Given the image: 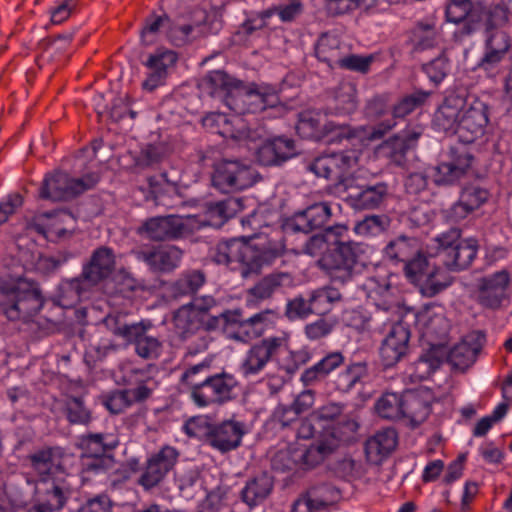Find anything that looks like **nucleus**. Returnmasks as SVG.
<instances>
[{
	"label": "nucleus",
	"instance_id": "obj_1",
	"mask_svg": "<svg viewBox=\"0 0 512 512\" xmlns=\"http://www.w3.org/2000/svg\"><path fill=\"white\" fill-rule=\"evenodd\" d=\"M348 229L344 225L325 228L322 233L310 236L303 252L309 256L318 255L327 244L330 246L317 260V267L332 283L346 285L361 274L366 266L368 246L351 240H345Z\"/></svg>",
	"mask_w": 512,
	"mask_h": 512
},
{
	"label": "nucleus",
	"instance_id": "obj_2",
	"mask_svg": "<svg viewBox=\"0 0 512 512\" xmlns=\"http://www.w3.org/2000/svg\"><path fill=\"white\" fill-rule=\"evenodd\" d=\"M284 253L285 244L281 239L232 238L212 248L210 257L214 263L239 272L242 278H249L258 275L263 267L273 264Z\"/></svg>",
	"mask_w": 512,
	"mask_h": 512
},
{
	"label": "nucleus",
	"instance_id": "obj_3",
	"mask_svg": "<svg viewBox=\"0 0 512 512\" xmlns=\"http://www.w3.org/2000/svg\"><path fill=\"white\" fill-rule=\"evenodd\" d=\"M357 156L352 151L324 154L307 165V169L317 177L341 183L348 192V200L355 209H377L388 197V185L378 182L374 185L353 186L348 171L356 164Z\"/></svg>",
	"mask_w": 512,
	"mask_h": 512
},
{
	"label": "nucleus",
	"instance_id": "obj_4",
	"mask_svg": "<svg viewBox=\"0 0 512 512\" xmlns=\"http://www.w3.org/2000/svg\"><path fill=\"white\" fill-rule=\"evenodd\" d=\"M488 0H446L448 22L462 25L455 35L463 39L485 28L487 31L507 23L506 10L500 5L487 7Z\"/></svg>",
	"mask_w": 512,
	"mask_h": 512
},
{
	"label": "nucleus",
	"instance_id": "obj_5",
	"mask_svg": "<svg viewBox=\"0 0 512 512\" xmlns=\"http://www.w3.org/2000/svg\"><path fill=\"white\" fill-rule=\"evenodd\" d=\"M44 305L40 289L34 282L16 283L0 280V313L10 321H27Z\"/></svg>",
	"mask_w": 512,
	"mask_h": 512
},
{
	"label": "nucleus",
	"instance_id": "obj_6",
	"mask_svg": "<svg viewBox=\"0 0 512 512\" xmlns=\"http://www.w3.org/2000/svg\"><path fill=\"white\" fill-rule=\"evenodd\" d=\"M116 256L114 250L107 246L96 248L89 260L83 264L79 277L64 282L60 289L69 304L77 302L87 287L96 286L106 280L114 272Z\"/></svg>",
	"mask_w": 512,
	"mask_h": 512
},
{
	"label": "nucleus",
	"instance_id": "obj_7",
	"mask_svg": "<svg viewBox=\"0 0 512 512\" xmlns=\"http://www.w3.org/2000/svg\"><path fill=\"white\" fill-rule=\"evenodd\" d=\"M338 439L331 433L320 435L316 443L305 449L295 448L278 451L272 459V467L278 471L309 470L336 451Z\"/></svg>",
	"mask_w": 512,
	"mask_h": 512
},
{
	"label": "nucleus",
	"instance_id": "obj_8",
	"mask_svg": "<svg viewBox=\"0 0 512 512\" xmlns=\"http://www.w3.org/2000/svg\"><path fill=\"white\" fill-rule=\"evenodd\" d=\"M195 218L178 215L155 216L142 222L137 233L152 241H174L195 231Z\"/></svg>",
	"mask_w": 512,
	"mask_h": 512
},
{
	"label": "nucleus",
	"instance_id": "obj_9",
	"mask_svg": "<svg viewBox=\"0 0 512 512\" xmlns=\"http://www.w3.org/2000/svg\"><path fill=\"white\" fill-rule=\"evenodd\" d=\"M99 180L100 176L94 172L81 178H72L67 173L56 172L46 175L41 184L39 196L52 201L69 200L93 188Z\"/></svg>",
	"mask_w": 512,
	"mask_h": 512
},
{
	"label": "nucleus",
	"instance_id": "obj_10",
	"mask_svg": "<svg viewBox=\"0 0 512 512\" xmlns=\"http://www.w3.org/2000/svg\"><path fill=\"white\" fill-rule=\"evenodd\" d=\"M255 182L256 172L245 161L223 159L214 164L212 184L224 193L247 189Z\"/></svg>",
	"mask_w": 512,
	"mask_h": 512
},
{
	"label": "nucleus",
	"instance_id": "obj_11",
	"mask_svg": "<svg viewBox=\"0 0 512 512\" xmlns=\"http://www.w3.org/2000/svg\"><path fill=\"white\" fill-rule=\"evenodd\" d=\"M222 316L227 321V337L237 342L249 343L264 334L272 323L274 312L267 309L244 318L242 310L234 309L226 311Z\"/></svg>",
	"mask_w": 512,
	"mask_h": 512
},
{
	"label": "nucleus",
	"instance_id": "obj_12",
	"mask_svg": "<svg viewBox=\"0 0 512 512\" xmlns=\"http://www.w3.org/2000/svg\"><path fill=\"white\" fill-rule=\"evenodd\" d=\"M297 133L303 138H327V141L341 142L357 137V131L345 124L333 121L323 122V117L315 111H303L299 114L296 125Z\"/></svg>",
	"mask_w": 512,
	"mask_h": 512
},
{
	"label": "nucleus",
	"instance_id": "obj_13",
	"mask_svg": "<svg viewBox=\"0 0 512 512\" xmlns=\"http://www.w3.org/2000/svg\"><path fill=\"white\" fill-rule=\"evenodd\" d=\"M280 102L277 90L268 84H252L246 86L243 82L230 102V110L236 114L259 113L267 108L276 107Z\"/></svg>",
	"mask_w": 512,
	"mask_h": 512
},
{
	"label": "nucleus",
	"instance_id": "obj_14",
	"mask_svg": "<svg viewBox=\"0 0 512 512\" xmlns=\"http://www.w3.org/2000/svg\"><path fill=\"white\" fill-rule=\"evenodd\" d=\"M237 385L235 377L226 372L205 376L191 398L198 407L223 405L235 397Z\"/></svg>",
	"mask_w": 512,
	"mask_h": 512
},
{
	"label": "nucleus",
	"instance_id": "obj_15",
	"mask_svg": "<svg viewBox=\"0 0 512 512\" xmlns=\"http://www.w3.org/2000/svg\"><path fill=\"white\" fill-rule=\"evenodd\" d=\"M511 275L506 269L478 279L477 301L488 309L496 310L510 301Z\"/></svg>",
	"mask_w": 512,
	"mask_h": 512
},
{
	"label": "nucleus",
	"instance_id": "obj_16",
	"mask_svg": "<svg viewBox=\"0 0 512 512\" xmlns=\"http://www.w3.org/2000/svg\"><path fill=\"white\" fill-rule=\"evenodd\" d=\"M489 123V107L483 101L475 99L468 107L465 106L456 135L460 142L471 144L482 138Z\"/></svg>",
	"mask_w": 512,
	"mask_h": 512
},
{
	"label": "nucleus",
	"instance_id": "obj_17",
	"mask_svg": "<svg viewBox=\"0 0 512 512\" xmlns=\"http://www.w3.org/2000/svg\"><path fill=\"white\" fill-rule=\"evenodd\" d=\"M177 61L178 54L170 49L158 48L149 54L143 63L147 68V73L145 80L142 82V88L148 92H153L158 87L165 85Z\"/></svg>",
	"mask_w": 512,
	"mask_h": 512
},
{
	"label": "nucleus",
	"instance_id": "obj_18",
	"mask_svg": "<svg viewBox=\"0 0 512 512\" xmlns=\"http://www.w3.org/2000/svg\"><path fill=\"white\" fill-rule=\"evenodd\" d=\"M64 454L60 447H44L27 456V461L38 478L37 482L49 484L51 479L64 473Z\"/></svg>",
	"mask_w": 512,
	"mask_h": 512
},
{
	"label": "nucleus",
	"instance_id": "obj_19",
	"mask_svg": "<svg viewBox=\"0 0 512 512\" xmlns=\"http://www.w3.org/2000/svg\"><path fill=\"white\" fill-rule=\"evenodd\" d=\"M155 382L152 379L141 381L136 387L117 389L103 396L102 404L111 414L123 413L135 403H142L152 396Z\"/></svg>",
	"mask_w": 512,
	"mask_h": 512
},
{
	"label": "nucleus",
	"instance_id": "obj_20",
	"mask_svg": "<svg viewBox=\"0 0 512 512\" xmlns=\"http://www.w3.org/2000/svg\"><path fill=\"white\" fill-rule=\"evenodd\" d=\"M179 457L176 448L166 445L153 454L146 463L138 483L146 490L157 486L173 469Z\"/></svg>",
	"mask_w": 512,
	"mask_h": 512
},
{
	"label": "nucleus",
	"instance_id": "obj_21",
	"mask_svg": "<svg viewBox=\"0 0 512 512\" xmlns=\"http://www.w3.org/2000/svg\"><path fill=\"white\" fill-rule=\"evenodd\" d=\"M410 330L402 322L393 323L380 346V358L385 368L401 361L409 350Z\"/></svg>",
	"mask_w": 512,
	"mask_h": 512
},
{
	"label": "nucleus",
	"instance_id": "obj_22",
	"mask_svg": "<svg viewBox=\"0 0 512 512\" xmlns=\"http://www.w3.org/2000/svg\"><path fill=\"white\" fill-rule=\"evenodd\" d=\"M284 342L282 337H268L251 346L240 365L242 374L249 377L261 372L271 358L278 353Z\"/></svg>",
	"mask_w": 512,
	"mask_h": 512
},
{
	"label": "nucleus",
	"instance_id": "obj_23",
	"mask_svg": "<svg viewBox=\"0 0 512 512\" xmlns=\"http://www.w3.org/2000/svg\"><path fill=\"white\" fill-rule=\"evenodd\" d=\"M245 434V425L242 422L226 420L219 424L209 425L205 437L206 442L221 453H226L241 445Z\"/></svg>",
	"mask_w": 512,
	"mask_h": 512
},
{
	"label": "nucleus",
	"instance_id": "obj_24",
	"mask_svg": "<svg viewBox=\"0 0 512 512\" xmlns=\"http://www.w3.org/2000/svg\"><path fill=\"white\" fill-rule=\"evenodd\" d=\"M70 496L69 485L60 478H54L49 484L37 482L36 512H54L64 508L67 499Z\"/></svg>",
	"mask_w": 512,
	"mask_h": 512
},
{
	"label": "nucleus",
	"instance_id": "obj_25",
	"mask_svg": "<svg viewBox=\"0 0 512 512\" xmlns=\"http://www.w3.org/2000/svg\"><path fill=\"white\" fill-rule=\"evenodd\" d=\"M485 342V334L481 331H472L454 345L447 356L449 363L458 369L470 367L477 358Z\"/></svg>",
	"mask_w": 512,
	"mask_h": 512
},
{
	"label": "nucleus",
	"instance_id": "obj_26",
	"mask_svg": "<svg viewBox=\"0 0 512 512\" xmlns=\"http://www.w3.org/2000/svg\"><path fill=\"white\" fill-rule=\"evenodd\" d=\"M297 155L294 140L275 137L261 144L256 153L257 161L263 166H280Z\"/></svg>",
	"mask_w": 512,
	"mask_h": 512
},
{
	"label": "nucleus",
	"instance_id": "obj_27",
	"mask_svg": "<svg viewBox=\"0 0 512 512\" xmlns=\"http://www.w3.org/2000/svg\"><path fill=\"white\" fill-rule=\"evenodd\" d=\"M241 83L242 81L231 77L225 71L215 70L203 77L199 87L209 96L222 99L230 109V102L234 100Z\"/></svg>",
	"mask_w": 512,
	"mask_h": 512
},
{
	"label": "nucleus",
	"instance_id": "obj_28",
	"mask_svg": "<svg viewBox=\"0 0 512 512\" xmlns=\"http://www.w3.org/2000/svg\"><path fill=\"white\" fill-rule=\"evenodd\" d=\"M243 209V201L238 197H227L221 201L207 204L203 217L197 220L195 216V229L200 226L221 227L228 219Z\"/></svg>",
	"mask_w": 512,
	"mask_h": 512
},
{
	"label": "nucleus",
	"instance_id": "obj_29",
	"mask_svg": "<svg viewBox=\"0 0 512 512\" xmlns=\"http://www.w3.org/2000/svg\"><path fill=\"white\" fill-rule=\"evenodd\" d=\"M340 492L330 484H321L310 488L304 495L293 503L292 512L304 505L308 512L333 508L340 499Z\"/></svg>",
	"mask_w": 512,
	"mask_h": 512
},
{
	"label": "nucleus",
	"instance_id": "obj_30",
	"mask_svg": "<svg viewBox=\"0 0 512 512\" xmlns=\"http://www.w3.org/2000/svg\"><path fill=\"white\" fill-rule=\"evenodd\" d=\"M431 393L425 390H407L403 393L401 418L412 425L423 423L431 413Z\"/></svg>",
	"mask_w": 512,
	"mask_h": 512
},
{
	"label": "nucleus",
	"instance_id": "obj_31",
	"mask_svg": "<svg viewBox=\"0 0 512 512\" xmlns=\"http://www.w3.org/2000/svg\"><path fill=\"white\" fill-rule=\"evenodd\" d=\"M183 251L175 245L160 246L139 252L143 260L153 271L169 273L175 270L182 260Z\"/></svg>",
	"mask_w": 512,
	"mask_h": 512
},
{
	"label": "nucleus",
	"instance_id": "obj_32",
	"mask_svg": "<svg viewBox=\"0 0 512 512\" xmlns=\"http://www.w3.org/2000/svg\"><path fill=\"white\" fill-rule=\"evenodd\" d=\"M331 215V208L328 203H315L305 210L297 212L292 218L290 226L295 232L309 234L313 230L322 228Z\"/></svg>",
	"mask_w": 512,
	"mask_h": 512
},
{
	"label": "nucleus",
	"instance_id": "obj_33",
	"mask_svg": "<svg viewBox=\"0 0 512 512\" xmlns=\"http://www.w3.org/2000/svg\"><path fill=\"white\" fill-rule=\"evenodd\" d=\"M465 106V99L459 95L445 97L434 114V125L441 131L456 135V129H458V123Z\"/></svg>",
	"mask_w": 512,
	"mask_h": 512
},
{
	"label": "nucleus",
	"instance_id": "obj_34",
	"mask_svg": "<svg viewBox=\"0 0 512 512\" xmlns=\"http://www.w3.org/2000/svg\"><path fill=\"white\" fill-rule=\"evenodd\" d=\"M397 433L393 428L376 432L365 443V453L369 462L380 464L397 446Z\"/></svg>",
	"mask_w": 512,
	"mask_h": 512
},
{
	"label": "nucleus",
	"instance_id": "obj_35",
	"mask_svg": "<svg viewBox=\"0 0 512 512\" xmlns=\"http://www.w3.org/2000/svg\"><path fill=\"white\" fill-rule=\"evenodd\" d=\"M345 362V356L340 351L327 353L323 358L311 367L305 369L300 380L305 386H314L324 381L333 371L341 367Z\"/></svg>",
	"mask_w": 512,
	"mask_h": 512
},
{
	"label": "nucleus",
	"instance_id": "obj_36",
	"mask_svg": "<svg viewBox=\"0 0 512 512\" xmlns=\"http://www.w3.org/2000/svg\"><path fill=\"white\" fill-rule=\"evenodd\" d=\"M477 250L478 245L475 239H464L455 247L444 252V257L440 261L448 270L459 272L471 265L477 255Z\"/></svg>",
	"mask_w": 512,
	"mask_h": 512
},
{
	"label": "nucleus",
	"instance_id": "obj_37",
	"mask_svg": "<svg viewBox=\"0 0 512 512\" xmlns=\"http://www.w3.org/2000/svg\"><path fill=\"white\" fill-rule=\"evenodd\" d=\"M136 335H132L127 343L134 344L136 354L146 360L156 359L160 356L162 343L155 336L149 334L153 328L150 320L139 321Z\"/></svg>",
	"mask_w": 512,
	"mask_h": 512
},
{
	"label": "nucleus",
	"instance_id": "obj_38",
	"mask_svg": "<svg viewBox=\"0 0 512 512\" xmlns=\"http://www.w3.org/2000/svg\"><path fill=\"white\" fill-rule=\"evenodd\" d=\"M118 445V436L113 433H87L80 438L81 455H113Z\"/></svg>",
	"mask_w": 512,
	"mask_h": 512
},
{
	"label": "nucleus",
	"instance_id": "obj_39",
	"mask_svg": "<svg viewBox=\"0 0 512 512\" xmlns=\"http://www.w3.org/2000/svg\"><path fill=\"white\" fill-rule=\"evenodd\" d=\"M315 55L330 68L338 66L343 55L339 37L333 33H323L315 45Z\"/></svg>",
	"mask_w": 512,
	"mask_h": 512
},
{
	"label": "nucleus",
	"instance_id": "obj_40",
	"mask_svg": "<svg viewBox=\"0 0 512 512\" xmlns=\"http://www.w3.org/2000/svg\"><path fill=\"white\" fill-rule=\"evenodd\" d=\"M171 152L170 145L164 141L145 144L134 157L135 165L142 169L154 168L165 161Z\"/></svg>",
	"mask_w": 512,
	"mask_h": 512
},
{
	"label": "nucleus",
	"instance_id": "obj_41",
	"mask_svg": "<svg viewBox=\"0 0 512 512\" xmlns=\"http://www.w3.org/2000/svg\"><path fill=\"white\" fill-rule=\"evenodd\" d=\"M206 282L203 271L192 269L182 272L171 284L170 292L174 298L193 296Z\"/></svg>",
	"mask_w": 512,
	"mask_h": 512
},
{
	"label": "nucleus",
	"instance_id": "obj_42",
	"mask_svg": "<svg viewBox=\"0 0 512 512\" xmlns=\"http://www.w3.org/2000/svg\"><path fill=\"white\" fill-rule=\"evenodd\" d=\"M273 482L271 478L263 473L249 480L241 491V498L249 508L257 506L272 491Z\"/></svg>",
	"mask_w": 512,
	"mask_h": 512
},
{
	"label": "nucleus",
	"instance_id": "obj_43",
	"mask_svg": "<svg viewBox=\"0 0 512 512\" xmlns=\"http://www.w3.org/2000/svg\"><path fill=\"white\" fill-rule=\"evenodd\" d=\"M114 467L115 458L113 455H80V475L83 481H90L96 476L107 474Z\"/></svg>",
	"mask_w": 512,
	"mask_h": 512
},
{
	"label": "nucleus",
	"instance_id": "obj_44",
	"mask_svg": "<svg viewBox=\"0 0 512 512\" xmlns=\"http://www.w3.org/2000/svg\"><path fill=\"white\" fill-rule=\"evenodd\" d=\"M312 312L318 316H324L331 312L334 305L342 300L340 291L332 286H323L313 290L309 294Z\"/></svg>",
	"mask_w": 512,
	"mask_h": 512
},
{
	"label": "nucleus",
	"instance_id": "obj_45",
	"mask_svg": "<svg viewBox=\"0 0 512 512\" xmlns=\"http://www.w3.org/2000/svg\"><path fill=\"white\" fill-rule=\"evenodd\" d=\"M201 322V316L190 304L181 306L173 316L175 330L183 339L194 334L201 327Z\"/></svg>",
	"mask_w": 512,
	"mask_h": 512
},
{
	"label": "nucleus",
	"instance_id": "obj_46",
	"mask_svg": "<svg viewBox=\"0 0 512 512\" xmlns=\"http://www.w3.org/2000/svg\"><path fill=\"white\" fill-rule=\"evenodd\" d=\"M368 376V364L366 362H354L346 366L334 380L335 388L343 393L351 391L357 383Z\"/></svg>",
	"mask_w": 512,
	"mask_h": 512
},
{
	"label": "nucleus",
	"instance_id": "obj_47",
	"mask_svg": "<svg viewBox=\"0 0 512 512\" xmlns=\"http://www.w3.org/2000/svg\"><path fill=\"white\" fill-rule=\"evenodd\" d=\"M419 251L418 242L415 238L399 236L395 240L390 241L384 253L387 258L404 264L410 260Z\"/></svg>",
	"mask_w": 512,
	"mask_h": 512
},
{
	"label": "nucleus",
	"instance_id": "obj_48",
	"mask_svg": "<svg viewBox=\"0 0 512 512\" xmlns=\"http://www.w3.org/2000/svg\"><path fill=\"white\" fill-rule=\"evenodd\" d=\"M289 279L290 276L287 273H271L251 287L248 295L257 300L268 299Z\"/></svg>",
	"mask_w": 512,
	"mask_h": 512
},
{
	"label": "nucleus",
	"instance_id": "obj_49",
	"mask_svg": "<svg viewBox=\"0 0 512 512\" xmlns=\"http://www.w3.org/2000/svg\"><path fill=\"white\" fill-rule=\"evenodd\" d=\"M103 323L112 334L124 339L126 342L132 335H136L137 329H139V322H128L127 315L122 312L109 313L103 319Z\"/></svg>",
	"mask_w": 512,
	"mask_h": 512
},
{
	"label": "nucleus",
	"instance_id": "obj_50",
	"mask_svg": "<svg viewBox=\"0 0 512 512\" xmlns=\"http://www.w3.org/2000/svg\"><path fill=\"white\" fill-rule=\"evenodd\" d=\"M324 433H331L338 439V446L340 439L336 436L335 429L328 424L320 423L314 418L313 413L304 419L299 420V425L296 429V437L299 439H314L312 443H316L320 435Z\"/></svg>",
	"mask_w": 512,
	"mask_h": 512
},
{
	"label": "nucleus",
	"instance_id": "obj_51",
	"mask_svg": "<svg viewBox=\"0 0 512 512\" xmlns=\"http://www.w3.org/2000/svg\"><path fill=\"white\" fill-rule=\"evenodd\" d=\"M431 266L427 257L420 250L404 265V272L408 280L419 288L425 282Z\"/></svg>",
	"mask_w": 512,
	"mask_h": 512
},
{
	"label": "nucleus",
	"instance_id": "obj_52",
	"mask_svg": "<svg viewBox=\"0 0 512 512\" xmlns=\"http://www.w3.org/2000/svg\"><path fill=\"white\" fill-rule=\"evenodd\" d=\"M452 283L451 276L441 267H431L420 290L426 297H434Z\"/></svg>",
	"mask_w": 512,
	"mask_h": 512
},
{
	"label": "nucleus",
	"instance_id": "obj_53",
	"mask_svg": "<svg viewBox=\"0 0 512 512\" xmlns=\"http://www.w3.org/2000/svg\"><path fill=\"white\" fill-rule=\"evenodd\" d=\"M403 394L384 393L375 403L377 414L388 420L401 419Z\"/></svg>",
	"mask_w": 512,
	"mask_h": 512
},
{
	"label": "nucleus",
	"instance_id": "obj_54",
	"mask_svg": "<svg viewBox=\"0 0 512 512\" xmlns=\"http://www.w3.org/2000/svg\"><path fill=\"white\" fill-rule=\"evenodd\" d=\"M430 94L431 93L427 91L415 90L411 94L405 95L393 106V118H405L414 110L424 105V103L429 98Z\"/></svg>",
	"mask_w": 512,
	"mask_h": 512
},
{
	"label": "nucleus",
	"instance_id": "obj_55",
	"mask_svg": "<svg viewBox=\"0 0 512 512\" xmlns=\"http://www.w3.org/2000/svg\"><path fill=\"white\" fill-rule=\"evenodd\" d=\"M439 34L434 24L420 22L412 32L414 50L424 51L438 44Z\"/></svg>",
	"mask_w": 512,
	"mask_h": 512
},
{
	"label": "nucleus",
	"instance_id": "obj_56",
	"mask_svg": "<svg viewBox=\"0 0 512 512\" xmlns=\"http://www.w3.org/2000/svg\"><path fill=\"white\" fill-rule=\"evenodd\" d=\"M441 360L433 351L422 354L411 367L410 378L413 381L428 379L440 367Z\"/></svg>",
	"mask_w": 512,
	"mask_h": 512
},
{
	"label": "nucleus",
	"instance_id": "obj_57",
	"mask_svg": "<svg viewBox=\"0 0 512 512\" xmlns=\"http://www.w3.org/2000/svg\"><path fill=\"white\" fill-rule=\"evenodd\" d=\"M336 114H351L357 108L356 88L351 83L341 85L335 96Z\"/></svg>",
	"mask_w": 512,
	"mask_h": 512
},
{
	"label": "nucleus",
	"instance_id": "obj_58",
	"mask_svg": "<svg viewBox=\"0 0 512 512\" xmlns=\"http://www.w3.org/2000/svg\"><path fill=\"white\" fill-rule=\"evenodd\" d=\"M64 411L71 424L87 425L91 421V412L80 397L67 398Z\"/></svg>",
	"mask_w": 512,
	"mask_h": 512
},
{
	"label": "nucleus",
	"instance_id": "obj_59",
	"mask_svg": "<svg viewBox=\"0 0 512 512\" xmlns=\"http://www.w3.org/2000/svg\"><path fill=\"white\" fill-rule=\"evenodd\" d=\"M170 19L166 16L150 15L144 21L141 30V39L145 45H151L162 28L169 30Z\"/></svg>",
	"mask_w": 512,
	"mask_h": 512
},
{
	"label": "nucleus",
	"instance_id": "obj_60",
	"mask_svg": "<svg viewBox=\"0 0 512 512\" xmlns=\"http://www.w3.org/2000/svg\"><path fill=\"white\" fill-rule=\"evenodd\" d=\"M303 12V5L299 0H291L288 4L270 7L261 12L262 19H268L277 14L282 22H291Z\"/></svg>",
	"mask_w": 512,
	"mask_h": 512
},
{
	"label": "nucleus",
	"instance_id": "obj_61",
	"mask_svg": "<svg viewBox=\"0 0 512 512\" xmlns=\"http://www.w3.org/2000/svg\"><path fill=\"white\" fill-rule=\"evenodd\" d=\"M381 149L397 165H402L405 162L406 154L411 150L409 141L400 136H395L385 141Z\"/></svg>",
	"mask_w": 512,
	"mask_h": 512
},
{
	"label": "nucleus",
	"instance_id": "obj_62",
	"mask_svg": "<svg viewBox=\"0 0 512 512\" xmlns=\"http://www.w3.org/2000/svg\"><path fill=\"white\" fill-rule=\"evenodd\" d=\"M390 223V218L387 215H369L356 225V231L359 234L376 236L387 230Z\"/></svg>",
	"mask_w": 512,
	"mask_h": 512
},
{
	"label": "nucleus",
	"instance_id": "obj_63",
	"mask_svg": "<svg viewBox=\"0 0 512 512\" xmlns=\"http://www.w3.org/2000/svg\"><path fill=\"white\" fill-rule=\"evenodd\" d=\"M377 0H326V9L333 16L350 13L360 7L370 8Z\"/></svg>",
	"mask_w": 512,
	"mask_h": 512
},
{
	"label": "nucleus",
	"instance_id": "obj_64",
	"mask_svg": "<svg viewBox=\"0 0 512 512\" xmlns=\"http://www.w3.org/2000/svg\"><path fill=\"white\" fill-rule=\"evenodd\" d=\"M202 125L212 133L233 136L231 120L223 113L212 112L202 119Z\"/></svg>",
	"mask_w": 512,
	"mask_h": 512
}]
</instances>
